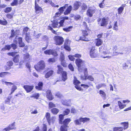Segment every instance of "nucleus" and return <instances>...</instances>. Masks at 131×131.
Listing matches in <instances>:
<instances>
[{
	"mask_svg": "<svg viewBox=\"0 0 131 131\" xmlns=\"http://www.w3.org/2000/svg\"><path fill=\"white\" fill-rule=\"evenodd\" d=\"M57 67L58 69L57 73L58 74H61L62 80L64 81H65L67 79V72L63 70V68L61 65H58Z\"/></svg>",
	"mask_w": 131,
	"mask_h": 131,
	"instance_id": "obj_1",
	"label": "nucleus"
},
{
	"mask_svg": "<svg viewBox=\"0 0 131 131\" xmlns=\"http://www.w3.org/2000/svg\"><path fill=\"white\" fill-rule=\"evenodd\" d=\"M81 31L82 36L80 37L79 39L85 41H88L89 40L88 38L86 37L91 32V30L89 28H87L85 29L82 30Z\"/></svg>",
	"mask_w": 131,
	"mask_h": 131,
	"instance_id": "obj_2",
	"label": "nucleus"
},
{
	"mask_svg": "<svg viewBox=\"0 0 131 131\" xmlns=\"http://www.w3.org/2000/svg\"><path fill=\"white\" fill-rule=\"evenodd\" d=\"M17 53V52H12L7 53V54L10 56L13 57V60L14 62L16 64H18L20 63V56L19 54H18L15 56Z\"/></svg>",
	"mask_w": 131,
	"mask_h": 131,
	"instance_id": "obj_3",
	"label": "nucleus"
},
{
	"mask_svg": "<svg viewBox=\"0 0 131 131\" xmlns=\"http://www.w3.org/2000/svg\"><path fill=\"white\" fill-rule=\"evenodd\" d=\"M89 54L91 58H97L99 56L97 49L95 46H93L90 48Z\"/></svg>",
	"mask_w": 131,
	"mask_h": 131,
	"instance_id": "obj_4",
	"label": "nucleus"
},
{
	"mask_svg": "<svg viewBox=\"0 0 131 131\" xmlns=\"http://www.w3.org/2000/svg\"><path fill=\"white\" fill-rule=\"evenodd\" d=\"M75 63L77 66L78 71L80 72L83 71V67H85V62L80 59H77Z\"/></svg>",
	"mask_w": 131,
	"mask_h": 131,
	"instance_id": "obj_5",
	"label": "nucleus"
},
{
	"mask_svg": "<svg viewBox=\"0 0 131 131\" xmlns=\"http://www.w3.org/2000/svg\"><path fill=\"white\" fill-rule=\"evenodd\" d=\"M45 67V63L43 60L39 61L34 66L35 69L37 71H40L44 70Z\"/></svg>",
	"mask_w": 131,
	"mask_h": 131,
	"instance_id": "obj_6",
	"label": "nucleus"
},
{
	"mask_svg": "<svg viewBox=\"0 0 131 131\" xmlns=\"http://www.w3.org/2000/svg\"><path fill=\"white\" fill-rule=\"evenodd\" d=\"M23 60H21L19 65L21 66L25 62H30L31 60V56L29 53L27 52L23 54Z\"/></svg>",
	"mask_w": 131,
	"mask_h": 131,
	"instance_id": "obj_7",
	"label": "nucleus"
},
{
	"mask_svg": "<svg viewBox=\"0 0 131 131\" xmlns=\"http://www.w3.org/2000/svg\"><path fill=\"white\" fill-rule=\"evenodd\" d=\"M54 40L55 43L56 45L60 46L62 45L64 42V39L62 37L58 36H55L54 37Z\"/></svg>",
	"mask_w": 131,
	"mask_h": 131,
	"instance_id": "obj_8",
	"label": "nucleus"
},
{
	"mask_svg": "<svg viewBox=\"0 0 131 131\" xmlns=\"http://www.w3.org/2000/svg\"><path fill=\"white\" fill-rule=\"evenodd\" d=\"M90 120L89 118L85 117L82 118L80 117L79 119H77L74 121V123L76 125H80L81 122H83V123L89 122Z\"/></svg>",
	"mask_w": 131,
	"mask_h": 131,
	"instance_id": "obj_9",
	"label": "nucleus"
},
{
	"mask_svg": "<svg viewBox=\"0 0 131 131\" xmlns=\"http://www.w3.org/2000/svg\"><path fill=\"white\" fill-rule=\"evenodd\" d=\"M63 20H61L59 22L57 20H54L52 23V25L53 28H59L63 26Z\"/></svg>",
	"mask_w": 131,
	"mask_h": 131,
	"instance_id": "obj_10",
	"label": "nucleus"
},
{
	"mask_svg": "<svg viewBox=\"0 0 131 131\" xmlns=\"http://www.w3.org/2000/svg\"><path fill=\"white\" fill-rule=\"evenodd\" d=\"M97 11L95 7H90L87 10L86 14L88 16L91 17L92 16L93 14L96 13Z\"/></svg>",
	"mask_w": 131,
	"mask_h": 131,
	"instance_id": "obj_11",
	"label": "nucleus"
},
{
	"mask_svg": "<svg viewBox=\"0 0 131 131\" xmlns=\"http://www.w3.org/2000/svg\"><path fill=\"white\" fill-rule=\"evenodd\" d=\"M64 115L62 114H60L59 115V123L60 124H62L64 123V122L67 121V122H70L71 119L70 118H67L64 119L63 120L64 118Z\"/></svg>",
	"mask_w": 131,
	"mask_h": 131,
	"instance_id": "obj_12",
	"label": "nucleus"
},
{
	"mask_svg": "<svg viewBox=\"0 0 131 131\" xmlns=\"http://www.w3.org/2000/svg\"><path fill=\"white\" fill-rule=\"evenodd\" d=\"M70 122H67V121L64 122V123L61 124L62 125L60 126V131H68L69 127L68 125Z\"/></svg>",
	"mask_w": 131,
	"mask_h": 131,
	"instance_id": "obj_13",
	"label": "nucleus"
},
{
	"mask_svg": "<svg viewBox=\"0 0 131 131\" xmlns=\"http://www.w3.org/2000/svg\"><path fill=\"white\" fill-rule=\"evenodd\" d=\"M68 4H66L64 5L62 7H60L59 9V12L56 13L55 14V16L56 17L59 16L61 14L63 13L64 9H65L66 7H68Z\"/></svg>",
	"mask_w": 131,
	"mask_h": 131,
	"instance_id": "obj_14",
	"label": "nucleus"
},
{
	"mask_svg": "<svg viewBox=\"0 0 131 131\" xmlns=\"http://www.w3.org/2000/svg\"><path fill=\"white\" fill-rule=\"evenodd\" d=\"M45 117L49 125H50L51 122H54L55 117L54 116H52L51 118L50 114L49 113L47 112L46 113Z\"/></svg>",
	"mask_w": 131,
	"mask_h": 131,
	"instance_id": "obj_15",
	"label": "nucleus"
},
{
	"mask_svg": "<svg viewBox=\"0 0 131 131\" xmlns=\"http://www.w3.org/2000/svg\"><path fill=\"white\" fill-rule=\"evenodd\" d=\"M74 78L73 83L75 85V88L78 90H82L80 87L78 85L81 83L80 82L77 80L75 77H74Z\"/></svg>",
	"mask_w": 131,
	"mask_h": 131,
	"instance_id": "obj_16",
	"label": "nucleus"
},
{
	"mask_svg": "<svg viewBox=\"0 0 131 131\" xmlns=\"http://www.w3.org/2000/svg\"><path fill=\"white\" fill-rule=\"evenodd\" d=\"M99 51L100 52H102L105 54H109L110 53L109 51H108L106 47L104 45H103L99 48Z\"/></svg>",
	"mask_w": 131,
	"mask_h": 131,
	"instance_id": "obj_17",
	"label": "nucleus"
},
{
	"mask_svg": "<svg viewBox=\"0 0 131 131\" xmlns=\"http://www.w3.org/2000/svg\"><path fill=\"white\" fill-rule=\"evenodd\" d=\"M35 12L36 13H39L40 12L43 11L42 9L40 7L37 3L36 0L35 1Z\"/></svg>",
	"mask_w": 131,
	"mask_h": 131,
	"instance_id": "obj_18",
	"label": "nucleus"
},
{
	"mask_svg": "<svg viewBox=\"0 0 131 131\" xmlns=\"http://www.w3.org/2000/svg\"><path fill=\"white\" fill-rule=\"evenodd\" d=\"M81 3L78 1H75L73 5V9L74 10H78L80 6Z\"/></svg>",
	"mask_w": 131,
	"mask_h": 131,
	"instance_id": "obj_19",
	"label": "nucleus"
},
{
	"mask_svg": "<svg viewBox=\"0 0 131 131\" xmlns=\"http://www.w3.org/2000/svg\"><path fill=\"white\" fill-rule=\"evenodd\" d=\"M46 93V97L50 101L53 99L54 97L52 94L51 91H47Z\"/></svg>",
	"mask_w": 131,
	"mask_h": 131,
	"instance_id": "obj_20",
	"label": "nucleus"
},
{
	"mask_svg": "<svg viewBox=\"0 0 131 131\" xmlns=\"http://www.w3.org/2000/svg\"><path fill=\"white\" fill-rule=\"evenodd\" d=\"M117 49L118 48L117 46H115L113 47V56H117L119 54H123V52H118V51H117Z\"/></svg>",
	"mask_w": 131,
	"mask_h": 131,
	"instance_id": "obj_21",
	"label": "nucleus"
},
{
	"mask_svg": "<svg viewBox=\"0 0 131 131\" xmlns=\"http://www.w3.org/2000/svg\"><path fill=\"white\" fill-rule=\"evenodd\" d=\"M18 39L19 47H24L25 46V44L23 42L22 38L21 37H19L18 38Z\"/></svg>",
	"mask_w": 131,
	"mask_h": 131,
	"instance_id": "obj_22",
	"label": "nucleus"
},
{
	"mask_svg": "<svg viewBox=\"0 0 131 131\" xmlns=\"http://www.w3.org/2000/svg\"><path fill=\"white\" fill-rule=\"evenodd\" d=\"M108 24V21L104 17L102 18L101 22L100 23V26H106Z\"/></svg>",
	"mask_w": 131,
	"mask_h": 131,
	"instance_id": "obj_23",
	"label": "nucleus"
},
{
	"mask_svg": "<svg viewBox=\"0 0 131 131\" xmlns=\"http://www.w3.org/2000/svg\"><path fill=\"white\" fill-rule=\"evenodd\" d=\"M43 87V83L42 82H39L37 85L35 87L36 89L38 90H42Z\"/></svg>",
	"mask_w": 131,
	"mask_h": 131,
	"instance_id": "obj_24",
	"label": "nucleus"
},
{
	"mask_svg": "<svg viewBox=\"0 0 131 131\" xmlns=\"http://www.w3.org/2000/svg\"><path fill=\"white\" fill-rule=\"evenodd\" d=\"M72 9V7L71 5L68 7L67 9L63 13L64 15H67L71 13Z\"/></svg>",
	"mask_w": 131,
	"mask_h": 131,
	"instance_id": "obj_25",
	"label": "nucleus"
},
{
	"mask_svg": "<svg viewBox=\"0 0 131 131\" xmlns=\"http://www.w3.org/2000/svg\"><path fill=\"white\" fill-rule=\"evenodd\" d=\"M54 71L52 70H50L48 72L45 74V77L46 78H48L52 76L53 74Z\"/></svg>",
	"mask_w": 131,
	"mask_h": 131,
	"instance_id": "obj_26",
	"label": "nucleus"
},
{
	"mask_svg": "<svg viewBox=\"0 0 131 131\" xmlns=\"http://www.w3.org/2000/svg\"><path fill=\"white\" fill-rule=\"evenodd\" d=\"M25 39L26 41L28 43L29 42L30 40H31L29 32L26 33V34Z\"/></svg>",
	"mask_w": 131,
	"mask_h": 131,
	"instance_id": "obj_27",
	"label": "nucleus"
},
{
	"mask_svg": "<svg viewBox=\"0 0 131 131\" xmlns=\"http://www.w3.org/2000/svg\"><path fill=\"white\" fill-rule=\"evenodd\" d=\"M126 5L125 4L122 5V6L119 7L118 9V14H121L124 9V7Z\"/></svg>",
	"mask_w": 131,
	"mask_h": 131,
	"instance_id": "obj_28",
	"label": "nucleus"
},
{
	"mask_svg": "<svg viewBox=\"0 0 131 131\" xmlns=\"http://www.w3.org/2000/svg\"><path fill=\"white\" fill-rule=\"evenodd\" d=\"M96 40L95 43L96 46L99 47L102 45L103 41L101 39L99 38H97Z\"/></svg>",
	"mask_w": 131,
	"mask_h": 131,
	"instance_id": "obj_29",
	"label": "nucleus"
},
{
	"mask_svg": "<svg viewBox=\"0 0 131 131\" xmlns=\"http://www.w3.org/2000/svg\"><path fill=\"white\" fill-rule=\"evenodd\" d=\"M120 124L123 126V128L124 130L126 129L128 127V122H121L120 123Z\"/></svg>",
	"mask_w": 131,
	"mask_h": 131,
	"instance_id": "obj_30",
	"label": "nucleus"
},
{
	"mask_svg": "<svg viewBox=\"0 0 131 131\" xmlns=\"http://www.w3.org/2000/svg\"><path fill=\"white\" fill-rule=\"evenodd\" d=\"M34 87L33 85H25L24 88L25 90H32Z\"/></svg>",
	"mask_w": 131,
	"mask_h": 131,
	"instance_id": "obj_31",
	"label": "nucleus"
},
{
	"mask_svg": "<svg viewBox=\"0 0 131 131\" xmlns=\"http://www.w3.org/2000/svg\"><path fill=\"white\" fill-rule=\"evenodd\" d=\"M51 112L54 115H56L59 112V109L56 108H53L51 109Z\"/></svg>",
	"mask_w": 131,
	"mask_h": 131,
	"instance_id": "obj_32",
	"label": "nucleus"
},
{
	"mask_svg": "<svg viewBox=\"0 0 131 131\" xmlns=\"http://www.w3.org/2000/svg\"><path fill=\"white\" fill-rule=\"evenodd\" d=\"M11 47L10 45H7L5 46L1 50L2 51H4L7 50H9L11 49Z\"/></svg>",
	"mask_w": 131,
	"mask_h": 131,
	"instance_id": "obj_33",
	"label": "nucleus"
},
{
	"mask_svg": "<svg viewBox=\"0 0 131 131\" xmlns=\"http://www.w3.org/2000/svg\"><path fill=\"white\" fill-rule=\"evenodd\" d=\"M56 60L54 58H51L48 60V62L50 63H52L56 62Z\"/></svg>",
	"mask_w": 131,
	"mask_h": 131,
	"instance_id": "obj_34",
	"label": "nucleus"
},
{
	"mask_svg": "<svg viewBox=\"0 0 131 131\" xmlns=\"http://www.w3.org/2000/svg\"><path fill=\"white\" fill-rule=\"evenodd\" d=\"M7 24V21L5 19H4L3 20L0 19V24L3 26H6Z\"/></svg>",
	"mask_w": 131,
	"mask_h": 131,
	"instance_id": "obj_35",
	"label": "nucleus"
},
{
	"mask_svg": "<svg viewBox=\"0 0 131 131\" xmlns=\"http://www.w3.org/2000/svg\"><path fill=\"white\" fill-rule=\"evenodd\" d=\"M118 103L119 107L121 109H122L123 108L126 106L125 105L123 104L121 102L119 101H118Z\"/></svg>",
	"mask_w": 131,
	"mask_h": 131,
	"instance_id": "obj_36",
	"label": "nucleus"
},
{
	"mask_svg": "<svg viewBox=\"0 0 131 131\" xmlns=\"http://www.w3.org/2000/svg\"><path fill=\"white\" fill-rule=\"evenodd\" d=\"M123 130L122 127H114L113 128V131H123Z\"/></svg>",
	"mask_w": 131,
	"mask_h": 131,
	"instance_id": "obj_37",
	"label": "nucleus"
},
{
	"mask_svg": "<svg viewBox=\"0 0 131 131\" xmlns=\"http://www.w3.org/2000/svg\"><path fill=\"white\" fill-rule=\"evenodd\" d=\"M81 10L82 11H84L87 8V6L85 3H83L81 6Z\"/></svg>",
	"mask_w": 131,
	"mask_h": 131,
	"instance_id": "obj_38",
	"label": "nucleus"
},
{
	"mask_svg": "<svg viewBox=\"0 0 131 131\" xmlns=\"http://www.w3.org/2000/svg\"><path fill=\"white\" fill-rule=\"evenodd\" d=\"M12 7H7L4 10L5 13H8L10 12L12 10Z\"/></svg>",
	"mask_w": 131,
	"mask_h": 131,
	"instance_id": "obj_39",
	"label": "nucleus"
},
{
	"mask_svg": "<svg viewBox=\"0 0 131 131\" xmlns=\"http://www.w3.org/2000/svg\"><path fill=\"white\" fill-rule=\"evenodd\" d=\"M10 73L6 72H1L0 73V77L3 78L5 77V75L7 74H10Z\"/></svg>",
	"mask_w": 131,
	"mask_h": 131,
	"instance_id": "obj_40",
	"label": "nucleus"
},
{
	"mask_svg": "<svg viewBox=\"0 0 131 131\" xmlns=\"http://www.w3.org/2000/svg\"><path fill=\"white\" fill-rule=\"evenodd\" d=\"M70 112V110L68 109H66L63 112V115L64 116L68 115Z\"/></svg>",
	"mask_w": 131,
	"mask_h": 131,
	"instance_id": "obj_41",
	"label": "nucleus"
},
{
	"mask_svg": "<svg viewBox=\"0 0 131 131\" xmlns=\"http://www.w3.org/2000/svg\"><path fill=\"white\" fill-rule=\"evenodd\" d=\"M39 96V94L38 93H36L33 94L30 96L31 97H34L36 99H38Z\"/></svg>",
	"mask_w": 131,
	"mask_h": 131,
	"instance_id": "obj_42",
	"label": "nucleus"
},
{
	"mask_svg": "<svg viewBox=\"0 0 131 131\" xmlns=\"http://www.w3.org/2000/svg\"><path fill=\"white\" fill-rule=\"evenodd\" d=\"M73 27L72 26H70L67 28H63V30L67 32H69L71 30V29L73 28Z\"/></svg>",
	"mask_w": 131,
	"mask_h": 131,
	"instance_id": "obj_43",
	"label": "nucleus"
},
{
	"mask_svg": "<svg viewBox=\"0 0 131 131\" xmlns=\"http://www.w3.org/2000/svg\"><path fill=\"white\" fill-rule=\"evenodd\" d=\"M52 51V49H48L44 51V53L46 55H51V52Z\"/></svg>",
	"mask_w": 131,
	"mask_h": 131,
	"instance_id": "obj_44",
	"label": "nucleus"
},
{
	"mask_svg": "<svg viewBox=\"0 0 131 131\" xmlns=\"http://www.w3.org/2000/svg\"><path fill=\"white\" fill-rule=\"evenodd\" d=\"M18 0H13V1L10 4V5L12 6L17 5L18 4Z\"/></svg>",
	"mask_w": 131,
	"mask_h": 131,
	"instance_id": "obj_45",
	"label": "nucleus"
},
{
	"mask_svg": "<svg viewBox=\"0 0 131 131\" xmlns=\"http://www.w3.org/2000/svg\"><path fill=\"white\" fill-rule=\"evenodd\" d=\"M48 29L49 30H51L52 32L55 35H57V34L56 32V31L53 30L52 28L50 26H48Z\"/></svg>",
	"mask_w": 131,
	"mask_h": 131,
	"instance_id": "obj_46",
	"label": "nucleus"
},
{
	"mask_svg": "<svg viewBox=\"0 0 131 131\" xmlns=\"http://www.w3.org/2000/svg\"><path fill=\"white\" fill-rule=\"evenodd\" d=\"M129 63L128 62L127 63H125L123 64V68L124 69H127L129 66Z\"/></svg>",
	"mask_w": 131,
	"mask_h": 131,
	"instance_id": "obj_47",
	"label": "nucleus"
},
{
	"mask_svg": "<svg viewBox=\"0 0 131 131\" xmlns=\"http://www.w3.org/2000/svg\"><path fill=\"white\" fill-rule=\"evenodd\" d=\"M64 48L67 51H70L71 50L70 47L69 45H64Z\"/></svg>",
	"mask_w": 131,
	"mask_h": 131,
	"instance_id": "obj_48",
	"label": "nucleus"
},
{
	"mask_svg": "<svg viewBox=\"0 0 131 131\" xmlns=\"http://www.w3.org/2000/svg\"><path fill=\"white\" fill-rule=\"evenodd\" d=\"M49 108H51L56 107V105L52 102H50L49 103Z\"/></svg>",
	"mask_w": 131,
	"mask_h": 131,
	"instance_id": "obj_49",
	"label": "nucleus"
},
{
	"mask_svg": "<svg viewBox=\"0 0 131 131\" xmlns=\"http://www.w3.org/2000/svg\"><path fill=\"white\" fill-rule=\"evenodd\" d=\"M16 35V33L14 30L13 29L12 30L11 34L10 36V38L13 37L15 36Z\"/></svg>",
	"mask_w": 131,
	"mask_h": 131,
	"instance_id": "obj_50",
	"label": "nucleus"
},
{
	"mask_svg": "<svg viewBox=\"0 0 131 131\" xmlns=\"http://www.w3.org/2000/svg\"><path fill=\"white\" fill-rule=\"evenodd\" d=\"M68 57L69 59L71 61H74L75 59L74 58L75 57L74 56H72L71 55H69L68 56Z\"/></svg>",
	"mask_w": 131,
	"mask_h": 131,
	"instance_id": "obj_51",
	"label": "nucleus"
},
{
	"mask_svg": "<svg viewBox=\"0 0 131 131\" xmlns=\"http://www.w3.org/2000/svg\"><path fill=\"white\" fill-rule=\"evenodd\" d=\"M61 64L64 67H66L67 66V64L65 60L61 61Z\"/></svg>",
	"mask_w": 131,
	"mask_h": 131,
	"instance_id": "obj_52",
	"label": "nucleus"
},
{
	"mask_svg": "<svg viewBox=\"0 0 131 131\" xmlns=\"http://www.w3.org/2000/svg\"><path fill=\"white\" fill-rule=\"evenodd\" d=\"M118 26L117 25V21H116L114 22L113 26V29L115 30H117L118 29Z\"/></svg>",
	"mask_w": 131,
	"mask_h": 131,
	"instance_id": "obj_53",
	"label": "nucleus"
},
{
	"mask_svg": "<svg viewBox=\"0 0 131 131\" xmlns=\"http://www.w3.org/2000/svg\"><path fill=\"white\" fill-rule=\"evenodd\" d=\"M13 64V63L12 61H8L7 63V66L10 67L12 66Z\"/></svg>",
	"mask_w": 131,
	"mask_h": 131,
	"instance_id": "obj_54",
	"label": "nucleus"
},
{
	"mask_svg": "<svg viewBox=\"0 0 131 131\" xmlns=\"http://www.w3.org/2000/svg\"><path fill=\"white\" fill-rule=\"evenodd\" d=\"M68 68L69 69H70V70L72 71H74V67L72 65V64H69L68 66Z\"/></svg>",
	"mask_w": 131,
	"mask_h": 131,
	"instance_id": "obj_55",
	"label": "nucleus"
},
{
	"mask_svg": "<svg viewBox=\"0 0 131 131\" xmlns=\"http://www.w3.org/2000/svg\"><path fill=\"white\" fill-rule=\"evenodd\" d=\"M12 98L11 96H8L7 98V100L5 101V102L6 103H10V100Z\"/></svg>",
	"mask_w": 131,
	"mask_h": 131,
	"instance_id": "obj_56",
	"label": "nucleus"
},
{
	"mask_svg": "<svg viewBox=\"0 0 131 131\" xmlns=\"http://www.w3.org/2000/svg\"><path fill=\"white\" fill-rule=\"evenodd\" d=\"M15 122H14L13 123L9 124L8 126H9L10 128H12L13 129H15Z\"/></svg>",
	"mask_w": 131,
	"mask_h": 131,
	"instance_id": "obj_57",
	"label": "nucleus"
},
{
	"mask_svg": "<svg viewBox=\"0 0 131 131\" xmlns=\"http://www.w3.org/2000/svg\"><path fill=\"white\" fill-rule=\"evenodd\" d=\"M87 79H88L89 80L93 81L94 79L92 75H89L88 76L87 75Z\"/></svg>",
	"mask_w": 131,
	"mask_h": 131,
	"instance_id": "obj_58",
	"label": "nucleus"
},
{
	"mask_svg": "<svg viewBox=\"0 0 131 131\" xmlns=\"http://www.w3.org/2000/svg\"><path fill=\"white\" fill-rule=\"evenodd\" d=\"M43 127L42 128V131H47V125L45 124H43Z\"/></svg>",
	"mask_w": 131,
	"mask_h": 131,
	"instance_id": "obj_59",
	"label": "nucleus"
},
{
	"mask_svg": "<svg viewBox=\"0 0 131 131\" xmlns=\"http://www.w3.org/2000/svg\"><path fill=\"white\" fill-rule=\"evenodd\" d=\"M50 4L51 5L52 7H59L58 5H56L54 3H53L52 1H50L49 2Z\"/></svg>",
	"mask_w": 131,
	"mask_h": 131,
	"instance_id": "obj_60",
	"label": "nucleus"
},
{
	"mask_svg": "<svg viewBox=\"0 0 131 131\" xmlns=\"http://www.w3.org/2000/svg\"><path fill=\"white\" fill-rule=\"evenodd\" d=\"M13 130V128H10L9 126H8L7 127L4 128L3 129V131H9L11 130Z\"/></svg>",
	"mask_w": 131,
	"mask_h": 131,
	"instance_id": "obj_61",
	"label": "nucleus"
},
{
	"mask_svg": "<svg viewBox=\"0 0 131 131\" xmlns=\"http://www.w3.org/2000/svg\"><path fill=\"white\" fill-rule=\"evenodd\" d=\"M6 17L8 19H11L13 18V15L10 14H8L6 15Z\"/></svg>",
	"mask_w": 131,
	"mask_h": 131,
	"instance_id": "obj_62",
	"label": "nucleus"
},
{
	"mask_svg": "<svg viewBox=\"0 0 131 131\" xmlns=\"http://www.w3.org/2000/svg\"><path fill=\"white\" fill-rule=\"evenodd\" d=\"M51 54L53 55L54 56H57L58 55L57 52L52 50V51L51 52Z\"/></svg>",
	"mask_w": 131,
	"mask_h": 131,
	"instance_id": "obj_63",
	"label": "nucleus"
},
{
	"mask_svg": "<svg viewBox=\"0 0 131 131\" xmlns=\"http://www.w3.org/2000/svg\"><path fill=\"white\" fill-rule=\"evenodd\" d=\"M55 95L59 98H61L63 96L59 92L57 93Z\"/></svg>",
	"mask_w": 131,
	"mask_h": 131,
	"instance_id": "obj_64",
	"label": "nucleus"
}]
</instances>
